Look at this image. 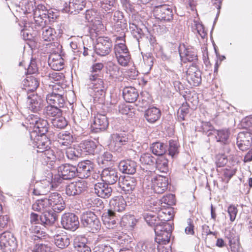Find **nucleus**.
Returning a JSON list of instances; mask_svg holds the SVG:
<instances>
[{
  "label": "nucleus",
  "mask_w": 252,
  "mask_h": 252,
  "mask_svg": "<svg viewBox=\"0 0 252 252\" xmlns=\"http://www.w3.org/2000/svg\"><path fill=\"white\" fill-rule=\"evenodd\" d=\"M51 208L55 212L59 213L65 208V203L61 195L57 192L50 194L48 197L38 199L33 204L34 211H42Z\"/></svg>",
  "instance_id": "f257e3e1"
},
{
  "label": "nucleus",
  "mask_w": 252,
  "mask_h": 252,
  "mask_svg": "<svg viewBox=\"0 0 252 252\" xmlns=\"http://www.w3.org/2000/svg\"><path fill=\"white\" fill-rule=\"evenodd\" d=\"M89 80L91 82L90 86L93 91L92 94L94 101L103 103L105 95V87L103 80L97 77L96 75H90Z\"/></svg>",
  "instance_id": "f03ea898"
},
{
  "label": "nucleus",
  "mask_w": 252,
  "mask_h": 252,
  "mask_svg": "<svg viewBox=\"0 0 252 252\" xmlns=\"http://www.w3.org/2000/svg\"><path fill=\"white\" fill-rule=\"evenodd\" d=\"M81 223L89 232L95 233L101 228V223L96 215L93 212L86 211L81 216Z\"/></svg>",
  "instance_id": "7ed1b4c3"
},
{
  "label": "nucleus",
  "mask_w": 252,
  "mask_h": 252,
  "mask_svg": "<svg viewBox=\"0 0 252 252\" xmlns=\"http://www.w3.org/2000/svg\"><path fill=\"white\" fill-rule=\"evenodd\" d=\"M0 247L3 252H16L17 242L12 234L5 232L0 234Z\"/></svg>",
  "instance_id": "20e7f679"
},
{
  "label": "nucleus",
  "mask_w": 252,
  "mask_h": 252,
  "mask_svg": "<svg viewBox=\"0 0 252 252\" xmlns=\"http://www.w3.org/2000/svg\"><path fill=\"white\" fill-rule=\"evenodd\" d=\"M113 43L108 37H99L95 46V52L100 56H105L111 52Z\"/></svg>",
  "instance_id": "39448f33"
},
{
  "label": "nucleus",
  "mask_w": 252,
  "mask_h": 252,
  "mask_svg": "<svg viewBox=\"0 0 252 252\" xmlns=\"http://www.w3.org/2000/svg\"><path fill=\"white\" fill-rule=\"evenodd\" d=\"M153 12L156 18L160 21L170 22L173 18L172 9L168 5L155 6Z\"/></svg>",
  "instance_id": "423d86ee"
},
{
  "label": "nucleus",
  "mask_w": 252,
  "mask_h": 252,
  "mask_svg": "<svg viewBox=\"0 0 252 252\" xmlns=\"http://www.w3.org/2000/svg\"><path fill=\"white\" fill-rule=\"evenodd\" d=\"M128 138L124 133H113L111 135L108 147L113 151L121 152L123 145L126 144Z\"/></svg>",
  "instance_id": "0eeeda50"
},
{
  "label": "nucleus",
  "mask_w": 252,
  "mask_h": 252,
  "mask_svg": "<svg viewBox=\"0 0 252 252\" xmlns=\"http://www.w3.org/2000/svg\"><path fill=\"white\" fill-rule=\"evenodd\" d=\"M87 189V182L84 180H80L67 185L65 187V193L68 196H75L81 194Z\"/></svg>",
  "instance_id": "6e6552de"
},
{
  "label": "nucleus",
  "mask_w": 252,
  "mask_h": 252,
  "mask_svg": "<svg viewBox=\"0 0 252 252\" xmlns=\"http://www.w3.org/2000/svg\"><path fill=\"white\" fill-rule=\"evenodd\" d=\"M61 224L64 229L74 231L78 228L79 222L77 216L67 213L62 216Z\"/></svg>",
  "instance_id": "1a4fd4ad"
},
{
  "label": "nucleus",
  "mask_w": 252,
  "mask_h": 252,
  "mask_svg": "<svg viewBox=\"0 0 252 252\" xmlns=\"http://www.w3.org/2000/svg\"><path fill=\"white\" fill-rule=\"evenodd\" d=\"M187 79L190 85L198 86L201 82V73L196 65L192 64L186 71Z\"/></svg>",
  "instance_id": "9d476101"
},
{
  "label": "nucleus",
  "mask_w": 252,
  "mask_h": 252,
  "mask_svg": "<svg viewBox=\"0 0 252 252\" xmlns=\"http://www.w3.org/2000/svg\"><path fill=\"white\" fill-rule=\"evenodd\" d=\"M94 163L89 160L79 162L77 169V176L81 179L87 178L94 172Z\"/></svg>",
  "instance_id": "9b49d317"
},
{
  "label": "nucleus",
  "mask_w": 252,
  "mask_h": 252,
  "mask_svg": "<svg viewBox=\"0 0 252 252\" xmlns=\"http://www.w3.org/2000/svg\"><path fill=\"white\" fill-rule=\"evenodd\" d=\"M28 107L35 113H38L44 106V101L41 97L34 93L27 94Z\"/></svg>",
  "instance_id": "f8f14e48"
},
{
  "label": "nucleus",
  "mask_w": 252,
  "mask_h": 252,
  "mask_svg": "<svg viewBox=\"0 0 252 252\" xmlns=\"http://www.w3.org/2000/svg\"><path fill=\"white\" fill-rule=\"evenodd\" d=\"M59 175L63 180H71L77 176L76 167L70 164H62L58 167Z\"/></svg>",
  "instance_id": "ddd939ff"
},
{
  "label": "nucleus",
  "mask_w": 252,
  "mask_h": 252,
  "mask_svg": "<svg viewBox=\"0 0 252 252\" xmlns=\"http://www.w3.org/2000/svg\"><path fill=\"white\" fill-rule=\"evenodd\" d=\"M168 180L165 177L158 176L151 180V189L157 194L163 193L167 189Z\"/></svg>",
  "instance_id": "4468645a"
},
{
  "label": "nucleus",
  "mask_w": 252,
  "mask_h": 252,
  "mask_svg": "<svg viewBox=\"0 0 252 252\" xmlns=\"http://www.w3.org/2000/svg\"><path fill=\"white\" fill-rule=\"evenodd\" d=\"M179 52L181 60L184 63L194 62L197 60V54L194 49L187 47L184 44L180 45Z\"/></svg>",
  "instance_id": "2eb2a0df"
},
{
  "label": "nucleus",
  "mask_w": 252,
  "mask_h": 252,
  "mask_svg": "<svg viewBox=\"0 0 252 252\" xmlns=\"http://www.w3.org/2000/svg\"><path fill=\"white\" fill-rule=\"evenodd\" d=\"M103 224L108 229H114L120 223V219L112 210H108L102 216Z\"/></svg>",
  "instance_id": "dca6fc26"
},
{
  "label": "nucleus",
  "mask_w": 252,
  "mask_h": 252,
  "mask_svg": "<svg viewBox=\"0 0 252 252\" xmlns=\"http://www.w3.org/2000/svg\"><path fill=\"white\" fill-rule=\"evenodd\" d=\"M109 125L108 120L105 115L97 113L94 116L92 125L93 131L98 132L106 129Z\"/></svg>",
  "instance_id": "f3484780"
},
{
  "label": "nucleus",
  "mask_w": 252,
  "mask_h": 252,
  "mask_svg": "<svg viewBox=\"0 0 252 252\" xmlns=\"http://www.w3.org/2000/svg\"><path fill=\"white\" fill-rule=\"evenodd\" d=\"M32 145L37 148V153H42L50 148V141L46 135H35L32 139Z\"/></svg>",
  "instance_id": "a211bd4d"
},
{
  "label": "nucleus",
  "mask_w": 252,
  "mask_h": 252,
  "mask_svg": "<svg viewBox=\"0 0 252 252\" xmlns=\"http://www.w3.org/2000/svg\"><path fill=\"white\" fill-rule=\"evenodd\" d=\"M236 143L240 150L246 151L252 146V137L249 132H240L238 134Z\"/></svg>",
  "instance_id": "6ab92c4d"
},
{
  "label": "nucleus",
  "mask_w": 252,
  "mask_h": 252,
  "mask_svg": "<svg viewBox=\"0 0 252 252\" xmlns=\"http://www.w3.org/2000/svg\"><path fill=\"white\" fill-rule=\"evenodd\" d=\"M100 177L103 182L108 185L114 184L119 179L116 170L110 168L104 169L100 174Z\"/></svg>",
  "instance_id": "aec40b11"
},
{
  "label": "nucleus",
  "mask_w": 252,
  "mask_h": 252,
  "mask_svg": "<svg viewBox=\"0 0 252 252\" xmlns=\"http://www.w3.org/2000/svg\"><path fill=\"white\" fill-rule=\"evenodd\" d=\"M88 239L83 235L75 237L73 241L75 252H91V248L87 245Z\"/></svg>",
  "instance_id": "412c9836"
},
{
  "label": "nucleus",
  "mask_w": 252,
  "mask_h": 252,
  "mask_svg": "<svg viewBox=\"0 0 252 252\" xmlns=\"http://www.w3.org/2000/svg\"><path fill=\"white\" fill-rule=\"evenodd\" d=\"M24 90L27 92V94L34 93L39 85V80L33 75L27 76L23 81Z\"/></svg>",
  "instance_id": "4be33fe9"
},
{
  "label": "nucleus",
  "mask_w": 252,
  "mask_h": 252,
  "mask_svg": "<svg viewBox=\"0 0 252 252\" xmlns=\"http://www.w3.org/2000/svg\"><path fill=\"white\" fill-rule=\"evenodd\" d=\"M94 189L98 196L103 198L109 197L112 193V189L109 185L104 182H98L94 184Z\"/></svg>",
  "instance_id": "5701e85b"
},
{
  "label": "nucleus",
  "mask_w": 252,
  "mask_h": 252,
  "mask_svg": "<svg viewBox=\"0 0 252 252\" xmlns=\"http://www.w3.org/2000/svg\"><path fill=\"white\" fill-rule=\"evenodd\" d=\"M157 245L153 240L139 242L135 248V252H156Z\"/></svg>",
  "instance_id": "b1692460"
},
{
  "label": "nucleus",
  "mask_w": 252,
  "mask_h": 252,
  "mask_svg": "<svg viewBox=\"0 0 252 252\" xmlns=\"http://www.w3.org/2000/svg\"><path fill=\"white\" fill-rule=\"evenodd\" d=\"M48 123L44 119H40L36 126H34L32 131L30 132L31 139H32L35 135H43L48 132Z\"/></svg>",
  "instance_id": "393cba45"
},
{
  "label": "nucleus",
  "mask_w": 252,
  "mask_h": 252,
  "mask_svg": "<svg viewBox=\"0 0 252 252\" xmlns=\"http://www.w3.org/2000/svg\"><path fill=\"white\" fill-rule=\"evenodd\" d=\"M136 162L131 159L121 161L119 164V170L125 174H134L136 172Z\"/></svg>",
  "instance_id": "a878e982"
},
{
  "label": "nucleus",
  "mask_w": 252,
  "mask_h": 252,
  "mask_svg": "<svg viewBox=\"0 0 252 252\" xmlns=\"http://www.w3.org/2000/svg\"><path fill=\"white\" fill-rule=\"evenodd\" d=\"M47 103L60 108H63L65 103L64 97L63 94H48L46 95Z\"/></svg>",
  "instance_id": "bb28decb"
},
{
  "label": "nucleus",
  "mask_w": 252,
  "mask_h": 252,
  "mask_svg": "<svg viewBox=\"0 0 252 252\" xmlns=\"http://www.w3.org/2000/svg\"><path fill=\"white\" fill-rule=\"evenodd\" d=\"M110 205L113 211L121 212L125 210L126 206V201L122 196H115L110 201Z\"/></svg>",
  "instance_id": "cd10ccee"
},
{
  "label": "nucleus",
  "mask_w": 252,
  "mask_h": 252,
  "mask_svg": "<svg viewBox=\"0 0 252 252\" xmlns=\"http://www.w3.org/2000/svg\"><path fill=\"white\" fill-rule=\"evenodd\" d=\"M160 110L156 107L149 108L145 112L144 117L150 123L157 122L160 117Z\"/></svg>",
  "instance_id": "c85d7f7f"
},
{
  "label": "nucleus",
  "mask_w": 252,
  "mask_h": 252,
  "mask_svg": "<svg viewBox=\"0 0 252 252\" xmlns=\"http://www.w3.org/2000/svg\"><path fill=\"white\" fill-rule=\"evenodd\" d=\"M81 150L86 154L94 155L97 147L96 143L92 140L82 141L79 144Z\"/></svg>",
  "instance_id": "c756f323"
},
{
  "label": "nucleus",
  "mask_w": 252,
  "mask_h": 252,
  "mask_svg": "<svg viewBox=\"0 0 252 252\" xmlns=\"http://www.w3.org/2000/svg\"><path fill=\"white\" fill-rule=\"evenodd\" d=\"M123 95L124 99L129 103L135 101L139 96L137 91L132 87H125L123 91Z\"/></svg>",
  "instance_id": "7c9ffc66"
},
{
  "label": "nucleus",
  "mask_w": 252,
  "mask_h": 252,
  "mask_svg": "<svg viewBox=\"0 0 252 252\" xmlns=\"http://www.w3.org/2000/svg\"><path fill=\"white\" fill-rule=\"evenodd\" d=\"M171 218L172 217L171 216L167 218H163L161 219V221H158L154 226L155 234L172 231V225L170 223L168 222Z\"/></svg>",
  "instance_id": "2f4dec72"
},
{
  "label": "nucleus",
  "mask_w": 252,
  "mask_h": 252,
  "mask_svg": "<svg viewBox=\"0 0 252 252\" xmlns=\"http://www.w3.org/2000/svg\"><path fill=\"white\" fill-rule=\"evenodd\" d=\"M54 243L55 245L60 249L67 247L70 243L69 236L66 234H57L54 235Z\"/></svg>",
  "instance_id": "473e14b6"
},
{
  "label": "nucleus",
  "mask_w": 252,
  "mask_h": 252,
  "mask_svg": "<svg viewBox=\"0 0 252 252\" xmlns=\"http://www.w3.org/2000/svg\"><path fill=\"white\" fill-rule=\"evenodd\" d=\"M230 132L228 129H222L214 131L213 135H215L216 140L223 144H227L229 143V138Z\"/></svg>",
  "instance_id": "72a5a7b5"
},
{
  "label": "nucleus",
  "mask_w": 252,
  "mask_h": 252,
  "mask_svg": "<svg viewBox=\"0 0 252 252\" xmlns=\"http://www.w3.org/2000/svg\"><path fill=\"white\" fill-rule=\"evenodd\" d=\"M74 140L72 134L67 131L60 132L58 135V142L61 146L68 147Z\"/></svg>",
  "instance_id": "f704fd0d"
},
{
  "label": "nucleus",
  "mask_w": 252,
  "mask_h": 252,
  "mask_svg": "<svg viewBox=\"0 0 252 252\" xmlns=\"http://www.w3.org/2000/svg\"><path fill=\"white\" fill-rule=\"evenodd\" d=\"M41 153L40 156L44 162L51 166H53L56 160V156L54 151L49 148Z\"/></svg>",
  "instance_id": "c9c22d12"
},
{
  "label": "nucleus",
  "mask_w": 252,
  "mask_h": 252,
  "mask_svg": "<svg viewBox=\"0 0 252 252\" xmlns=\"http://www.w3.org/2000/svg\"><path fill=\"white\" fill-rule=\"evenodd\" d=\"M50 183L46 180L37 183L33 189V193L36 195H44L49 191Z\"/></svg>",
  "instance_id": "e433bc0d"
},
{
  "label": "nucleus",
  "mask_w": 252,
  "mask_h": 252,
  "mask_svg": "<svg viewBox=\"0 0 252 252\" xmlns=\"http://www.w3.org/2000/svg\"><path fill=\"white\" fill-rule=\"evenodd\" d=\"M136 185V182L135 179L130 177H127L123 179L120 186L124 191L127 193L135 189Z\"/></svg>",
  "instance_id": "4c0bfd02"
},
{
  "label": "nucleus",
  "mask_w": 252,
  "mask_h": 252,
  "mask_svg": "<svg viewBox=\"0 0 252 252\" xmlns=\"http://www.w3.org/2000/svg\"><path fill=\"white\" fill-rule=\"evenodd\" d=\"M167 145L160 142H156L153 143L150 149L152 153L156 156H162L167 151Z\"/></svg>",
  "instance_id": "58836bf2"
},
{
  "label": "nucleus",
  "mask_w": 252,
  "mask_h": 252,
  "mask_svg": "<svg viewBox=\"0 0 252 252\" xmlns=\"http://www.w3.org/2000/svg\"><path fill=\"white\" fill-rule=\"evenodd\" d=\"M41 37L46 41L54 40L56 37V31L50 27H44L42 28Z\"/></svg>",
  "instance_id": "ea45409f"
},
{
  "label": "nucleus",
  "mask_w": 252,
  "mask_h": 252,
  "mask_svg": "<svg viewBox=\"0 0 252 252\" xmlns=\"http://www.w3.org/2000/svg\"><path fill=\"white\" fill-rule=\"evenodd\" d=\"M62 113L61 108L49 104L43 110V114L47 118L60 116Z\"/></svg>",
  "instance_id": "a19ab883"
},
{
  "label": "nucleus",
  "mask_w": 252,
  "mask_h": 252,
  "mask_svg": "<svg viewBox=\"0 0 252 252\" xmlns=\"http://www.w3.org/2000/svg\"><path fill=\"white\" fill-rule=\"evenodd\" d=\"M33 18L36 25L42 28L45 27L44 26L47 23L48 19H50L51 18L53 19V17H51L49 14H40L38 11L33 13Z\"/></svg>",
  "instance_id": "79ce46f5"
},
{
  "label": "nucleus",
  "mask_w": 252,
  "mask_h": 252,
  "mask_svg": "<svg viewBox=\"0 0 252 252\" xmlns=\"http://www.w3.org/2000/svg\"><path fill=\"white\" fill-rule=\"evenodd\" d=\"M57 220L56 215L53 213L45 212L40 216V221L44 225H51Z\"/></svg>",
  "instance_id": "37998d69"
},
{
  "label": "nucleus",
  "mask_w": 252,
  "mask_h": 252,
  "mask_svg": "<svg viewBox=\"0 0 252 252\" xmlns=\"http://www.w3.org/2000/svg\"><path fill=\"white\" fill-rule=\"evenodd\" d=\"M35 0H21L20 5L24 14L31 13L34 10Z\"/></svg>",
  "instance_id": "c03bdc74"
},
{
  "label": "nucleus",
  "mask_w": 252,
  "mask_h": 252,
  "mask_svg": "<svg viewBox=\"0 0 252 252\" xmlns=\"http://www.w3.org/2000/svg\"><path fill=\"white\" fill-rule=\"evenodd\" d=\"M172 231L156 233L155 242L159 245H166L170 240Z\"/></svg>",
  "instance_id": "a18cd8bd"
},
{
  "label": "nucleus",
  "mask_w": 252,
  "mask_h": 252,
  "mask_svg": "<svg viewBox=\"0 0 252 252\" xmlns=\"http://www.w3.org/2000/svg\"><path fill=\"white\" fill-rule=\"evenodd\" d=\"M196 130L202 131L209 136L213 135L214 131L216 129L209 122H202L200 126L196 127Z\"/></svg>",
  "instance_id": "49530a36"
},
{
  "label": "nucleus",
  "mask_w": 252,
  "mask_h": 252,
  "mask_svg": "<svg viewBox=\"0 0 252 252\" xmlns=\"http://www.w3.org/2000/svg\"><path fill=\"white\" fill-rule=\"evenodd\" d=\"M113 23L117 26H120L122 30L125 29L126 27V21L124 19V15L122 12L116 11L113 14Z\"/></svg>",
  "instance_id": "de8ad7c7"
},
{
  "label": "nucleus",
  "mask_w": 252,
  "mask_h": 252,
  "mask_svg": "<svg viewBox=\"0 0 252 252\" xmlns=\"http://www.w3.org/2000/svg\"><path fill=\"white\" fill-rule=\"evenodd\" d=\"M136 222V220L134 216L131 215H127L123 216L121 218L120 224L122 226L126 227H133Z\"/></svg>",
  "instance_id": "09e8293b"
},
{
  "label": "nucleus",
  "mask_w": 252,
  "mask_h": 252,
  "mask_svg": "<svg viewBox=\"0 0 252 252\" xmlns=\"http://www.w3.org/2000/svg\"><path fill=\"white\" fill-rule=\"evenodd\" d=\"M129 29L133 36L138 42L139 39L142 38L144 35L142 30L134 23H129Z\"/></svg>",
  "instance_id": "8fccbe9b"
},
{
  "label": "nucleus",
  "mask_w": 252,
  "mask_h": 252,
  "mask_svg": "<svg viewBox=\"0 0 252 252\" xmlns=\"http://www.w3.org/2000/svg\"><path fill=\"white\" fill-rule=\"evenodd\" d=\"M85 0H73L69 3V8L74 12H79L85 7Z\"/></svg>",
  "instance_id": "3c124183"
},
{
  "label": "nucleus",
  "mask_w": 252,
  "mask_h": 252,
  "mask_svg": "<svg viewBox=\"0 0 252 252\" xmlns=\"http://www.w3.org/2000/svg\"><path fill=\"white\" fill-rule=\"evenodd\" d=\"M118 243L123 245H127L132 242V238L126 233H121L115 237Z\"/></svg>",
  "instance_id": "603ef678"
},
{
  "label": "nucleus",
  "mask_w": 252,
  "mask_h": 252,
  "mask_svg": "<svg viewBox=\"0 0 252 252\" xmlns=\"http://www.w3.org/2000/svg\"><path fill=\"white\" fill-rule=\"evenodd\" d=\"M155 160V158L148 153L143 154L140 158V161L142 164L149 166L153 165Z\"/></svg>",
  "instance_id": "864d4df0"
},
{
  "label": "nucleus",
  "mask_w": 252,
  "mask_h": 252,
  "mask_svg": "<svg viewBox=\"0 0 252 252\" xmlns=\"http://www.w3.org/2000/svg\"><path fill=\"white\" fill-rule=\"evenodd\" d=\"M94 252H114L113 248L107 243H100L96 245Z\"/></svg>",
  "instance_id": "5fc2aeb1"
},
{
  "label": "nucleus",
  "mask_w": 252,
  "mask_h": 252,
  "mask_svg": "<svg viewBox=\"0 0 252 252\" xmlns=\"http://www.w3.org/2000/svg\"><path fill=\"white\" fill-rule=\"evenodd\" d=\"M189 111V105L186 103H183L182 105L179 108L178 112V119L179 121H184L185 119V117L188 115Z\"/></svg>",
  "instance_id": "6e6d98bb"
},
{
  "label": "nucleus",
  "mask_w": 252,
  "mask_h": 252,
  "mask_svg": "<svg viewBox=\"0 0 252 252\" xmlns=\"http://www.w3.org/2000/svg\"><path fill=\"white\" fill-rule=\"evenodd\" d=\"M99 13L97 10L92 9L87 10L85 13V18L88 22H94V21H98Z\"/></svg>",
  "instance_id": "4d7b16f0"
},
{
  "label": "nucleus",
  "mask_w": 252,
  "mask_h": 252,
  "mask_svg": "<svg viewBox=\"0 0 252 252\" xmlns=\"http://www.w3.org/2000/svg\"><path fill=\"white\" fill-rule=\"evenodd\" d=\"M52 120V125L58 128L62 129L67 125V122L64 117L57 116Z\"/></svg>",
  "instance_id": "13d9d810"
},
{
  "label": "nucleus",
  "mask_w": 252,
  "mask_h": 252,
  "mask_svg": "<svg viewBox=\"0 0 252 252\" xmlns=\"http://www.w3.org/2000/svg\"><path fill=\"white\" fill-rule=\"evenodd\" d=\"M113 160V156L108 152H104L103 154L98 157L97 160L98 163L100 165H107V163Z\"/></svg>",
  "instance_id": "bf43d9fd"
},
{
  "label": "nucleus",
  "mask_w": 252,
  "mask_h": 252,
  "mask_svg": "<svg viewBox=\"0 0 252 252\" xmlns=\"http://www.w3.org/2000/svg\"><path fill=\"white\" fill-rule=\"evenodd\" d=\"M114 50L115 56L129 53L128 50L125 43L120 42L116 44Z\"/></svg>",
  "instance_id": "052dcab7"
},
{
  "label": "nucleus",
  "mask_w": 252,
  "mask_h": 252,
  "mask_svg": "<svg viewBox=\"0 0 252 252\" xmlns=\"http://www.w3.org/2000/svg\"><path fill=\"white\" fill-rule=\"evenodd\" d=\"M101 7L104 9L105 11L110 13L113 10V8L115 3V0H101Z\"/></svg>",
  "instance_id": "680f3d73"
},
{
  "label": "nucleus",
  "mask_w": 252,
  "mask_h": 252,
  "mask_svg": "<svg viewBox=\"0 0 252 252\" xmlns=\"http://www.w3.org/2000/svg\"><path fill=\"white\" fill-rule=\"evenodd\" d=\"M157 168L161 172L168 171V161L164 158H161L156 161Z\"/></svg>",
  "instance_id": "e2e57ef3"
},
{
  "label": "nucleus",
  "mask_w": 252,
  "mask_h": 252,
  "mask_svg": "<svg viewBox=\"0 0 252 252\" xmlns=\"http://www.w3.org/2000/svg\"><path fill=\"white\" fill-rule=\"evenodd\" d=\"M144 218L147 224L151 226H155L159 220H157L158 217L152 214V213H145L144 215Z\"/></svg>",
  "instance_id": "0e129e2a"
},
{
  "label": "nucleus",
  "mask_w": 252,
  "mask_h": 252,
  "mask_svg": "<svg viewBox=\"0 0 252 252\" xmlns=\"http://www.w3.org/2000/svg\"><path fill=\"white\" fill-rule=\"evenodd\" d=\"M57 57L58 58L59 60L51 62L49 63V65L54 70L59 71L63 68L64 62L61 56H57Z\"/></svg>",
  "instance_id": "69168bd1"
},
{
  "label": "nucleus",
  "mask_w": 252,
  "mask_h": 252,
  "mask_svg": "<svg viewBox=\"0 0 252 252\" xmlns=\"http://www.w3.org/2000/svg\"><path fill=\"white\" fill-rule=\"evenodd\" d=\"M178 145L176 141L171 140L169 141L168 154L172 158L178 154Z\"/></svg>",
  "instance_id": "338daca9"
},
{
  "label": "nucleus",
  "mask_w": 252,
  "mask_h": 252,
  "mask_svg": "<svg viewBox=\"0 0 252 252\" xmlns=\"http://www.w3.org/2000/svg\"><path fill=\"white\" fill-rule=\"evenodd\" d=\"M66 155L67 158L71 160H75L80 156V154L78 151L75 148L71 147L67 148Z\"/></svg>",
  "instance_id": "774afa93"
}]
</instances>
